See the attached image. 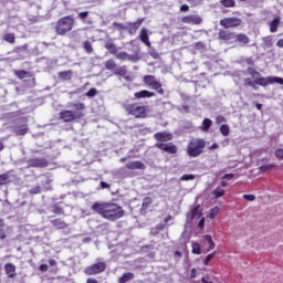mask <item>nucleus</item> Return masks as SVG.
Returning a JSON list of instances; mask_svg holds the SVG:
<instances>
[{
  "instance_id": "obj_1",
  "label": "nucleus",
  "mask_w": 283,
  "mask_h": 283,
  "mask_svg": "<svg viewBox=\"0 0 283 283\" xmlns=\"http://www.w3.org/2000/svg\"><path fill=\"white\" fill-rule=\"evenodd\" d=\"M94 213H97L104 220H108L109 222H116V220H120L123 216H125V210L123 207L118 206V203L106 201V202H95L91 207Z\"/></svg>"
},
{
  "instance_id": "obj_2",
  "label": "nucleus",
  "mask_w": 283,
  "mask_h": 283,
  "mask_svg": "<svg viewBox=\"0 0 283 283\" xmlns=\"http://www.w3.org/2000/svg\"><path fill=\"white\" fill-rule=\"evenodd\" d=\"M70 107H74L75 111H62L60 113V118L64 120V123H72V120H76V118H83L82 112L85 109V104H70Z\"/></svg>"
},
{
  "instance_id": "obj_3",
  "label": "nucleus",
  "mask_w": 283,
  "mask_h": 283,
  "mask_svg": "<svg viewBox=\"0 0 283 283\" xmlns=\"http://www.w3.org/2000/svg\"><path fill=\"white\" fill-rule=\"evenodd\" d=\"M207 142L200 138H192L187 146V154L190 158H198L205 151Z\"/></svg>"
},
{
  "instance_id": "obj_4",
  "label": "nucleus",
  "mask_w": 283,
  "mask_h": 283,
  "mask_svg": "<svg viewBox=\"0 0 283 283\" xmlns=\"http://www.w3.org/2000/svg\"><path fill=\"white\" fill-rule=\"evenodd\" d=\"M72 28H74V18H72V15H66L57 21L55 30L57 34L63 35L71 32Z\"/></svg>"
},
{
  "instance_id": "obj_5",
  "label": "nucleus",
  "mask_w": 283,
  "mask_h": 283,
  "mask_svg": "<svg viewBox=\"0 0 283 283\" xmlns=\"http://www.w3.org/2000/svg\"><path fill=\"white\" fill-rule=\"evenodd\" d=\"M125 109L130 114V116H135V118H143L146 112L145 106H140L138 104H128Z\"/></svg>"
},
{
  "instance_id": "obj_6",
  "label": "nucleus",
  "mask_w": 283,
  "mask_h": 283,
  "mask_svg": "<svg viewBox=\"0 0 283 283\" xmlns=\"http://www.w3.org/2000/svg\"><path fill=\"white\" fill-rule=\"evenodd\" d=\"M144 83L146 85H149L153 90H156L158 94H165V90H163V85L160 82L156 81V77L153 75H146L144 76Z\"/></svg>"
},
{
  "instance_id": "obj_7",
  "label": "nucleus",
  "mask_w": 283,
  "mask_h": 283,
  "mask_svg": "<svg viewBox=\"0 0 283 283\" xmlns=\"http://www.w3.org/2000/svg\"><path fill=\"white\" fill-rule=\"evenodd\" d=\"M116 59H118V61H130V63H138V61H140V54L138 52L129 54L125 51H122L116 54Z\"/></svg>"
},
{
  "instance_id": "obj_8",
  "label": "nucleus",
  "mask_w": 283,
  "mask_h": 283,
  "mask_svg": "<svg viewBox=\"0 0 283 283\" xmlns=\"http://www.w3.org/2000/svg\"><path fill=\"white\" fill-rule=\"evenodd\" d=\"M220 25L226 29L238 28L242 25V20L240 18H226L220 20Z\"/></svg>"
},
{
  "instance_id": "obj_9",
  "label": "nucleus",
  "mask_w": 283,
  "mask_h": 283,
  "mask_svg": "<svg viewBox=\"0 0 283 283\" xmlns=\"http://www.w3.org/2000/svg\"><path fill=\"white\" fill-rule=\"evenodd\" d=\"M106 266L107 265L105 264V262H99L86 268L84 272L86 273V275H96L98 273H103Z\"/></svg>"
},
{
  "instance_id": "obj_10",
  "label": "nucleus",
  "mask_w": 283,
  "mask_h": 283,
  "mask_svg": "<svg viewBox=\"0 0 283 283\" xmlns=\"http://www.w3.org/2000/svg\"><path fill=\"white\" fill-rule=\"evenodd\" d=\"M248 73L250 76H252L256 85H261V87H266V77H260V72L255 71V69L253 67H248Z\"/></svg>"
},
{
  "instance_id": "obj_11",
  "label": "nucleus",
  "mask_w": 283,
  "mask_h": 283,
  "mask_svg": "<svg viewBox=\"0 0 283 283\" xmlns=\"http://www.w3.org/2000/svg\"><path fill=\"white\" fill-rule=\"evenodd\" d=\"M158 149H161V151H166V154H177L178 147L171 143L165 144V143H157L155 145Z\"/></svg>"
},
{
  "instance_id": "obj_12",
  "label": "nucleus",
  "mask_w": 283,
  "mask_h": 283,
  "mask_svg": "<svg viewBox=\"0 0 283 283\" xmlns=\"http://www.w3.org/2000/svg\"><path fill=\"white\" fill-rule=\"evenodd\" d=\"M181 23H188L189 25H200L202 18L200 15L191 14L181 18Z\"/></svg>"
},
{
  "instance_id": "obj_13",
  "label": "nucleus",
  "mask_w": 283,
  "mask_h": 283,
  "mask_svg": "<svg viewBox=\"0 0 283 283\" xmlns=\"http://www.w3.org/2000/svg\"><path fill=\"white\" fill-rule=\"evenodd\" d=\"M154 138L157 139L159 143H168V140H172L174 135L168 132H161V133H156L154 135Z\"/></svg>"
},
{
  "instance_id": "obj_14",
  "label": "nucleus",
  "mask_w": 283,
  "mask_h": 283,
  "mask_svg": "<svg viewBox=\"0 0 283 283\" xmlns=\"http://www.w3.org/2000/svg\"><path fill=\"white\" fill-rule=\"evenodd\" d=\"M200 216H202V208L197 206L187 214V221L191 222V220H198L200 219Z\"/></svg>"
},
{
  "instance_id": "obj_15",
  "label": "nucleus",
  "mask_w": 283,
  "mask_h": 283,
  "mask_svg": "<svg viewBox=\"0 0 283 283\" xmlns=\"http://www.w3.org/2000/svg\"><path fill=\"white\" fill-rule=\"evenodd\" d=\"M27 163L29 167L43 168L48 165V160H45V158H32V159H29Z\"/></svg>"
},
{
  "instance_id": "obj_16",
  "label": "nucleus",
  "mask_w": 283,
  "mask_h": 283,
  "mask_svg": "<svg viewBox=\"0 0 283 283\" xmlns=\"http://www.w3.org/2000/svg\"><path fill=\"white\" fill-rule=\"evenodd\" d=\"M126 169H130V170H136V169H139V170H143V169H146V166L145 164H143V161H129L126 164Z\"/></svg>"
},
{
  "instance_id": "obj_17",
  "label": "nucleus",
  "mask_w": 283,
  "mask_h": 283,
  "mask_svg": "<svg viewBox=\"0 0 283 283\" xmlns=\"http://www.w3.org/2000/svg\"><path fill=\"white\" fill-rule=\"evenodd\" d=\"M219 39L221 41H233V39H235V34L229 31L219 30Z\"/></svg>"
},
{
  "instance_id": "obj_18",
  "label": "nucleus",
  "mask_w": 283,
  "mask_h": 283,
  "mask_svg": "<svg viewBox=\"0 0 283 283\" xmlns=\"http://www.w3.org/2000/svg\"><path fill=\"white\" fill-rule=\"evenodd\" d=\"M139 39L142 43H145V45H147V48H151V42L149 41V34L147 33V29H142Z\"/></svg>"
},
{
  "instance_id": "obj_19",
  "label": "nucleus",
  "mask_w": 283,
  "mask_h": 283,
  "mask_svg": "<svg viewBox=\"0 0 283 283\" xmlns=\"http://www.w3.org/2000/svg\"><path fill=\"white\" fill-rule=\"evenodd\" d=\"M280 21H282V18L280 15H276L273 21L269 22L270 32L274 33L277 32V28L280 27Z\"/></svg>"
},
{
  "instance_id": "obj_20",
  "label": "nucleus",
  "mask_w": 283,
  "mask_h": 283,
  "mask_svg": "<svg viewBox=\"0 0 283 283\" xmlns=\"http://www.w3.org/2000/svg\"><path fill=\"white\" fill-rule=\"evenodd\" d=\"M151 96H156V94L145 90L135 93V98H151Z\"/></svg>"
},
{
  "instance_id": "obj_21",
  "label": "nucleus",
  "mask_w": 283,
  "mask_h": 283,
  "mask_svg": "<svg viewBox=\"0 0 283 283\" xmlns=\"http://www.w3.org/2000/svg\"><path fill=\"white\" fill-rule=\"evenodd\" d=\"M4 271L8 275V277H14V275L17 274V268L12 263L6 264Z\"/></svg>"
},
{
  "instance_id": "obj_22",
  "label": "nucleus",
  "mask_w": 283,
  "mask_h": 283,
  "mask_svg": "<svg viewBox=\"0 0 283 283\" xmlns=\"http://www.w3.org/2000/svg\"><path fill=\"white\" fill-rule=\"evenodd\" d=\"M273 83L283 85V78L282 77H273V76L265 77V87H266V85H273Z\"/></svg>"
},
{
  "instance_id": "obj_23",
  "label": "nucleus",
  "mask_w": 283,
  "mask_h": 283,
  "mask_svg": "<svg viewBox=\"0 0 283 283\" xmlns=\"http://www.w3.org/2000/svg\"><path fill=\"white\" fill-rule=\"evenodd\" d=\"M234 39L238 41V43H241V45H248L249 43V36L244 33L234 35Z\"/></svg>"
},
{
  "instance_id": "obj_24",
  "label": "nucleus",
  "mask_w": 283,
  "mask_h": 283,
  "mask_svg": "<svg viewBox=\"0 0 283 283\" xmlns=\"http://www.w3.org/2000/svg\"><path fill=\"white\" fill-rule=\"evenodd\" d=\"M14 132L17 136H25V134H28V125L17 126Z\"/></svg>"
},
{
  "instance_id": "obj_25",
  "label": "nucleus",
  "mask_w": 283,
  "mask_h": 283,
  "mask_svg": "<svg viewBox=\"0 0 283 283\" xmlns=\"http://www.w3.org/2000/svg\"><path fill=\"white\" fill-rule=\"evenodd\" d=\"M105 48L111 54H118V48H116V44L106 42Z\"/></svg>"
},
{
  "instance_id": "obj_26",
  "label": "nucleus",
  "mask_w": 283,
  "mask_h": 283,
  "mask_svg": "<svg viewBox=\"0 0 283 283\" xmlns=\"http://www.w3.org/2000/svg\"><path fill=\"white\" fill-rule=\"evenodd\" d=\"M134 280V273L127 272L124 273L122 277H119V283H127Z\"/></svg>"
},
{
  "instance_id": "obj_27",
  "label": "nucleus",
  "mask_w": 283,
  "mask_h": 283,
  "mask_svg": "<svg viewBox=\"0 0 283 283\" xmlns=\"http://www.w3.org/2000/svg\"><path fill=\"white\" fill-rule=\"evenodd\" d=\"M140 25H143V20H138L137 22L132 23L129 25V33L136 34V31L138 30V28H140Z\"/></svg>"
},
{
  "instance_id": "obj_28",
  "label": "nucleus",
  "mask_w": 283,
  "mask_h": 283,
  "mask_svg": "<svg viewBox=\"0 0 283 283\" xmlns=\"http://www.w3.org/2000/svg\"><path fill=\"white\" fill-rule=\"evenodd\" d=\"M51 224H53V227H55L56 229H65L66 227L65 221L61 219L51 220Z\"/></svg>"
},
{
  "instance_id": "obj_29",
  "label": "nucleus",
  "mask_w": 283,
  "mask_h": 283,
  "mask_svg": "<svg viewBox=\"0 0 283 283\" xmlns=\"http://www.w3.org/2000/svg\"><path fill=\"white\" fill-rule=\"evenodd\" d=\"M72 71H62L59 73V76L62 78V81H70L72 78Z\"/></svg>"
},
{
  "instance_id": "obj_30",
  "label": "nucleus",
  "mask_w": 283,
  "mask_h": 283,
  "mask_svg": "<svg viewBox=\"0 0 283 283\" xmlns=\"http://www.w3.org/2000/svg\"><path fill=\"white\" fill-rule=\"evenodd\" d=\"M206 242H208V251H212V249H216V243L213 242V239L211 235L207 234L205 237Z\"/></svg>"
},
{
  "instance_id": "obj_31",
  "label": "nucleus",
  "mask_w": 283,
  "mask_h": 283,
  "mask_svg": "<svg viewBox=\"0 0 283 283\" xmlns=\"http://www.w3.org/2000/svg\"><path fill=\"white\" fill-rule=\"evenodd\" d=\"M212 123L211 119L205 118L201 126L202 132H209V127H211Z\"/></svg>"
},
{
  "instance_id": "obj_32",
  "label": "nucleus",
  "mask_w": 283,
  "mask_h": 283,
  "mask_svg": "<svg viewBox=\"0 0 283 283\" xmlns=\"http://www.w3.org/2000/svg\"><path fill=\"white\" fill-rule=\"evenodd\" d=\"M115 76H125L127 74V66H120L114 71Z\"/></svg>"
},
{
  "instance_id": "obj_33",
  "label": "nucleus",
  "mask_w": 283,
  "mask_h": 283,
  "mask_svg": "<svg viewBox=\"0 0 283 283\" xmlns=\"http://www.w3.org/2000/svg\"><path fill=\"white\" fill-rule=\"evenodd\" d=\"M221 6L224 8H235V0H221Z\"/></svg>"
},
{
  "instance_id": "obj_34",
  "label": "nucleus",
  "mask_w": 283,
  "mask_h": 283,
  "mask_svg": "<svg viewBox=\"0 0 283 283\" xmlns=\"http://www.w3.org/2000/svg\"><path fill=\"white\" fill-rule=\"evenodd\" d=\"M218 213H220V208L219 207H214L210 210L208 218L210 220H213L216 218V216H218Z\"/></svg>"
},
{
  "instance_id": "obj_35",
  "label": "nucleus",
  "mask_w": 283,
  "mask_h": 283,
  "mask_svg": "<svg viewBox=\"0 0 283 283\" xmlns=\"http://www.w3.org/2000/svg\"><path fill=\"white\" fill-rule=\"evenodd\" d=\"M219 129H220L222 136H229V134L231 132L229 128V125H227V124H222Z\"/></svg>"
},
{
  "instance_id": "obj_36",
  "label": "nucleus",
  "mask_w": 283,
  "mask_h": 283,
  "mask_svg": "<svg viewBox=\"0 0 283 283\" xmlns=\"http://www.w3.org/2000/svg\"><path fill=\"white\" fill-rule=\"evenodd\" d=\"M212 196H214V198H222V196H224V189L222 188H217L212 191Z\"/></svg>"
},
{
  "instance_id": "obj_37",
  "label": "nucleus",
  "mask_w": 283,
  "mask_h": 283,
  "mask_svg": "<svg viewBox=\"0 0 283 283\" xmlns=\"http://www.w3.org/2000/svg\"><path fill=\"white\" fill-rule=\"evenodd\" d=\"M106 70H116V62L114 60H108L105 62Z\"/></svg>"
},
{
  "instance_id": "obj_38",
  "label": "nucleus",
  "mask_w": 283,
  "mask_h": 283,
  "mask_svg": "<svg viewBox=\"0 0 283 283\" xmlns=\"http://www.w3.org/2000/svg\"><path fill=\"white\" fill-rule=\"evenodd\" d=\"M3 39L7 41V43H14V33H6L3 35Z\"/></svg>"
},
{
  "instance_id": "obj_39",
  "label": "nucleus",
  "mask_w": 283,
  "mask_h": 283,
  "mask_svg": "<svg viewBox=\"0 0 283 283\" xmlns=\"http://www.w3.org/2000/svg\"><path fill=\"white\" fill-rule=\"evenodd\" d=\"M84 50H85V52H87V54H92V52H94V49L92 48V42L85 41Z\"/></svg>"
},
{
  "instance_id": "obj_40",
  "label": "nucleus",
  "mask_w": 283,
  "mask_h": 283,
  "mask_svg": "<svg viewBox=\"0 0 283 283\" xmlns=\"http://www.w3.org/2000/svg\"><path fill=\"white\" fill-rule=\"evenodd\" d=\"M192 253L196 255H200V244L199 243H192Z\"/></svg>"
},
{
  "instance_id": "obj_41",
  "label": "nucleus",
  "mask_w": 283,
  "mask_h": 283,
  "mask_svg": "<svg viewBox=\"0 0 283 283\" xmlns=\"http://www.w3.org/2000/svg\"><path fill=\"white\" fill-rule=\"evenodd\" d=\"M180 180H184V181L196 180V175H184L181 176Z\"/></svg>"
},
{
  "instance_id": "obj_42",
  "label": "nucleus",
  "mask_w": 283,
  "mask_h": 283,
  "mask_svg": "<svg viewBox=\"0 0 283 283\" xmlns=\"http://www.w3.org/2000/svg\"><path fill=\"white\" fill-rule=\"evenodd\" d=\"M149 205H151V198H145L143 201V209H147V207H149Z\"/></svg>"
},
{
  "instance_id": "obj_43",
  "label": "nucleus",
  "mask_w": 283,
  "mask_h": 283,
  "mask_svg": "<svg viewBox=\"0 0 283 283\" xmlns=\"http://www.w3.org/2000/svg\"><path fill=\"white\" fill-rule=\"evenodd\" d=\"M243 200H248V202H253L255 200V195H243Z\"/></svg>"
},
{
  "instance_id": "obj_44",
  "label": "nucleus",
  "mask_w": 283,
  "mask_h": 283,
  "mask_svg": "<svg viewBox=\"0 0 283 283\" xmlns=\"http://www.w3.org/2000/svg\"><path fill=\"white\" fill-rule=\"evenodd\" d=\"M97 91L96 88H91L87 93L86 96H88L90 98H94V96H96Z\"/></svg>"
},
{
  "instance_id": "obj_45",
  "label": "nucleus",
  "mask_w": 283,
  "mask_h": 283,
  "mask_svg": "<svg viewBox=\"0 0 283 283\" xmlns=\"http://www.w3.org/2000/svg\"><path fill=\"white\" fill-rule=\"evenodd\" d=\"M212 258H216V252H212V253H210V254H208L207 256H206V259H205V264L207 265V264H209V262H211V259Z\"/></svg>"
},
{
  "instance_id": "obj_46",
  "label": "nucleus",
  "mask_w": 283,
  "mask_h": 283,
  "mask_svg": "<svg viewBox=\"0 0 283 283\" xmlns=\"http://www.w3.org/2000/svg\"><path fill=\"white\" fill-rule=\"evenodd\" d=\"M216 120L217 125H222V123H227V118H224V116L222 115L217 116Z\"/></svg>"
},
{
  "instance_id": "obj_47",
  "label": "nucleus",
  "mask_w": 283,
  "mask_h": 283,
  "mask_svg": "<svg viewBox=\"0 0 283 283\" xmlns=\"http://www.w3.org/2000/svg\"><path fill=\"white\" fill-rule=\"evenodd\" d=\"M274 154L279 158V160H283V149L282 148L276 149Z\"/></svg>"
},
{
  "instance_id": "obj_48",
  "label": "nucleus",
  "mask_w": 283,
  "mask_h": 283,
  "mask_svg": "<svg viewBox=\"0 0 283 283\" xmlns=\"http://www.w3.org/2000/svg\"><path fill=\"white\" fill-rule=\"evenodd\" d=\"M196 277H198V270H196V268H193L190 271V280H196Z\"/></svg>"
},
{
  "instance_id": "obj_49",
  "label": "nucleus",
  "mask_w": 283,
  "mask_h": 283,
  "mask_svg": "<svg viewBox=\"0 0 283 283\" xmlns=\"http://www.w3.org/2000/svg\"><path fill=\"white\" fill-rule=\"evenodd\" d=\"M27 75H28V72H25V71H18L17 72L18 78H25Z\"/></svg>"
},
{
  "instance_id": "obj_50",
  "label": "nucleus",
  "mask_w": 283,
  "mask_h": 283,
  "mask_svg": "<svg viewBox=\"0 0 283 283\" xmlns=\"http://www.w3.org/2000/svg\"><path fill=\"white\" fill-rule=\"evenodd\" d=\"M8 182V175H0V185H6Z\"/></svg>"
},
{
  "instance_id": "obj_51",
  "label": "nucleus",
  "mask_w": 283,
  "mask_h": 283,
  "mask_svg": "<svg viewBox=\"0 0 283 283\" xmlns=\"http://www.w3.org/2000/svg\"><path fill=\"white\" fill-rule=\"evenodd\" d=\"M53 213H56L57 216H62V213H63V208H61V207H54Z\"/></svg>"
},
{
  "instance_id": "obj_52",
  "label": "nucleus",
  "mask_w": 283,
  "mask_h": 283,
  "mask_svg": "<svg viewBox=\"0 0 283 283\" xmlns=\"http://www.w3.org/2000/svg\"><path fill=\"white\" fill-rule=\"evenodd\" d=\"M264 43L266 48H271L273 45V40L271 38H265Z\"/></svg>"
},
{
  "instance_id": "obj_53",
  "label": "nucleus",
  "mask_w": 283,
  "mask_h": 283,
  "mask_svg": "<svg viewBox=\"0 0 283 283\" xmlns=\"http://www.w3.org/2000/svg\"><path fill=\"white\" fill-rule=\"evenodd\" d=\"M149 54L153 56V59H158L160 56L154 49H150Z\"/></svg>"
},
{
  "instance_id": "obj_54",
  "label": "nucleus",
  "mask_w": 283,
  "mask_h": 283,
  "mask_svg": "<svg viewBox=\"0 0 283 283\" xmlns=\"http://www.w3.org/2000/svg\"><path fill=\"white\" fill-rule=\"evenodd\" d=\"M30 193L36 195V193H41V187H34L33 189L30 190Z\"/></svg>"
},
{
  "instance_id": "obj_55",
  "label": "nucleus",
  "mask_w": 283,
  "mask_h": 283,
  "mask_svg": "<svg viewBox=\"0 0 283 283\" xmlns=\"http://www.w3.org/2000/svg\"><path fill=\"white\" fill-rule=\"evenodd\" d=\"M90 14V12H87V11H84V12H80L78 13V19H87V15Z\"/></svg>"
},
{
  "instance_id": "obj_56",
  "label": "nucleus",
  "mask_w": 283,
  "mask_h": 283,
  "mask_svg": "<svg viewBox=\"0 0 283 283\" xmlns=\"http://www.w3.org/2000/svg\"><path fill=\"white\" fill-rule=\"evenodd\" d=\"M244 86H245V87H251V86H253V81H251V78H245V80H244Z\"/></svg>"
},
{
  "instance_id": "obj_57",
  "label": "nucleus",
  "mask_w": 283,
  "mask_h": 283,
  "mask_svg": "<svg viewBox=\"0 0 283 283\" xmlns=\"http://www.w3.org/2000/svg\"><path fill=\"white\" fill-rule=\"evenodd\" d=\"M260 169H261L262 171H269V169H273V165L261 166Z\"/></svg>"
},
{
  "instance_id": "obj_58",
  "label": "nucleus",
  "mask_w": 283,
  "mask_h": 283,
  "mask_svg": "<svg viewBox=\"0 0 283 283\" xmlns=\"http://www.w3.org/2000/svg\"><path fill=\"white\" fill-rule=\"evenodd\" d=\"M180 10H181V12H189V6L182 4V6L180 7Z\"/></svg>"
},
{
  "instance_id": "obj_59",
  "label": "nucleus",
  "mask_w": 283,
  "mask_h": 283,
  "mask_svg": "<svg viewBox=\"0 0 283 283\" xmlns=\"http://www.w3.org/2000/svg\"><path fill=\"white\" fill-rule=\"evenodd\" d=\"M101 187H102V189H109V184H107L105 181H101Z\"/></svg>"
},
{
  "instance_id": "obj_60",
  "label": "nucleus",
  "mask_w": 283,
  "mask_h": 283,
  "mask_svg": "<svg viewBox=\"0 0 283 283\" xmlns=\"http://www.w3.org/2000/svg\"><path fill=\"white\" fill-rule=\"evenodd\" d=\"M223 178H224V180H232L233 174H226V175L223 176Z\"/></svg>"
},
{
  "instance_id": "obj_61",
  "label": "nucleus",
  "mask_w": 283,
  "mask_h": 283,
  "mask_svg": "<svg viewBox=\"0 0 283 283\" xmlns=\"http://www.w3.org/2000/svg\"><path fill=\"white\" fill-rule=\"evenodd\" d=\"M48 269H49L48 264H41L40 265V271H42V272L48 271Z\"/></svg>"
},
{
  "instance_id": "obj_62",
  "label": "nucleus",
  "mask_w": 283,
  "mask_h": 283,
  "mask_svg": "<svg viewBox=\"0 0 283 283\" xmlns=\"http://www.w3.org/2000/svg\"><path fill=\"white\" fill-rule=\"evenodd\" d=\"M198 227H199V229H202V227H205V218L200 219Z\"/></svg>"
},
{
  "instance_id": "obj_63",
  "label": "nucleus",
  "mask_w": 283,
  "mask_h": 283,
  "mask_svg": "<svg viewBox=\"0 0 283 283\" xmlns=\"http://www.w3.org/2000/svg\"><path fill=\"white\" fill-rule=\"evenodd\" d=\"M276 45H277V48H283V39H280V40L276 42Z\"/></svg>"
},
{
  "instance_id": "obj_64",
  "label": "nucleus",
  "mask_w": 283,
  "mask_h": 283,
  "mask_svg": "<svg viewBox=\"0 0 283 283\" xmlns=\"http://www.w3.org/2000/svg\"><path fill=\"white\" fill-rule=\"evenodd\" d=\"M218 147H220L218 144H212L209 149L213 150V149H218Z\"/></svg>"
}]
</instances>
